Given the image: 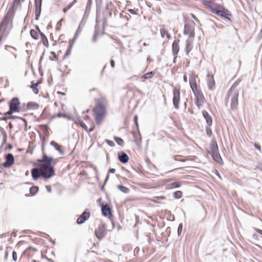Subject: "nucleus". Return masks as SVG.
I'll return each mask as SVG.
<instances>
[{
	"instance_id": "13d9d810",
	"label": "nucleus",
	"mask_w": 262,
	"mask_h": 262,
	"mask_svg": "<svg viewBox=\"0 0 262 262\" xmlns=\"http://www.w3.org/2000/svg\"><path fill=\"white\" fill-rule=\"evenodd\" d=\"M96 36L95 35V36L93 37V40H94V41H95V40H96Z\"/></svg>"
},
{
	"instance_id": "7ed1b4c3",
	"label": "nucleus",
	"mask_w": 262,
	"mask_h": 262,
	"mask_svg": "<svg viewBox=\"0 0 262 262\" xmlns=\"http://www.w3.org/2000/svg\"><path fill=\"white\" fill-rule=\"evenodd\" d=\"M106 104L104 100H99L93 110L95 119L97 124H100L103 121L106 114Z\"/></svg>"
},
{
	"instance_id": "473e14b6",
	"label": "nucleus",
	"mask_w": 262,
	"mask_h": 262,
	"mask_svg": "<svg viewBox=\"0 0 262 262\" xmlns=\"http://www.w3.org/2000/svg\"><path fill=\"white\" fill-rule=\"evenodd\" d=\"M154 75H155V72L151 71V72H148V73L145 74L142 76V77L144 78V79H146L150 78L152 77Z\"/></svg>"
},
{
	"instance_id": "2f4dec72",
	"label": "nucleus",
	"mask_w": 262,
	"mask_h": 262,
	"mask_svg": "<svg viewBox=\"0 0 262 262\" xmlns=\"http://www.w3.org/2000/svg\"><path fill=\"white\" fill-rule=\"evenodd\" d=\"M38 84H39V82H36L35 83H32L31 86V88L32 89L33 92L35 94H37L38 93V90L37 89V86L38 85Z\"/></svg>"
},
{
	"instance_id": "4d7b16f0",
	"label": "nucleus",
	"mask_w": 262,
	"mask_h": 262,
	"mask_svg": "<svg viewBox=\"0 0 262 262\" xmlns=\"http://www.w3.org/2000/svg\"><path fill=\"white\" fill-rule=\"evenodd\" d=\"M129 12L132 13V14H134V10H129Z\"/></svg>"
},
{
	"instance_id": "79ce46f5",
	"label": "nucleus",
	"mask_w": 262,
	"mask_h": 262,
	"mask_svg": "<svg viewBox=\"0 0 262 262\" xmlns=\"http://www.w3.org/2000/svg\"><path fill=\"white\" fill-rule=\"evenodd\" d=\"M134 121L136 124V126L137 127V128H138V116L137 115H135L134 117Z\"/></svg>"
},
{
	"instance_id": "393cba45",
	"label": "nucleus",
	"mask_w": 262,
	"mask_h": 262,
	"mask_svg": "<svg viewBox=\"0 0 262 262\" xmlns=\"http://www.w3.org/2000/svg\"><path fill=\"white\" fill-rule=\"evenodd\" d=\"M160 33L162 37L164 38L165 36H166L167 39H169L170 37V35L168 34L167 30L164 27H162L160 29Z\"/></svg>"
},
{
	"instance_id": "a19ab883",
	"label": "nucleus",
	"mask_w": 262,
	"mask_h": 262,
	"mask_svg": "<svg viewBox=\"0 0 262 262\" xmlns=\"http://www.w3.org/2000/svg\"><path fill=\"white\" fill-rule=\"evenodd\" d=\"M12 258L13 260L16 261L17 259L16 252L14 251L12 252Z\"/></svg>"
},
{
	"instance_id": "6ab92c4d",
	"label": "nucleus",
	"mask_w": 262,
	"mask_h": 262,
	"mask_svg": "<svg viewBox=\"0 0 262 262\" xmlns=\"http://www.w3.org/2000/svg\"><path fill=\"white\" fill-rule=\"evenodd\" d=\"M184 33L185 35H188L190 38H193L194 37V33L193 30L187 27L186 26H185Z\"/></svg>"
},
{
	"instance_id": "f3484780",
	"label": "nucleus",
	"mask_w": 262,
	"mask_h": 262,
	"mask_svg": "<svg viewBox=\"0 0 262 262\" xmlns=\"http://www.w3.org/2000/svg\"><path fill=\"white\" fill-rule=\"evenodd\" d=\"M207 83L208 86V88L211 90H212L214 89V80L213 78V76L212 75L207 76Z\"/></svg>"
},
{
	"instance_id": "c9c22d12",
	"label": "nucleus",
	"mask_w": 262,
	"mask_h": 262,
	"mask_svg": "<svg viewBox=\"0 0 262 262\" xmlns=\"http://www.w3.org/2000/svg\"><path fill=\"white\" fill-rule=\"evenodd\" d=\"M115 140L117 143L118 145L119 146H123L124 142L123 140L119 137H115Z\"/></svg>"
},
{
	"instance_id": "e2e57ef3",
	"label": "nucleus",
	"mask_w": 262,
	"mask_h": 262,
	"mask_svg": "<svg viewBox=\"0 0 262 262\" xmlns=\"http://www.w3.org/2000/svg\"><path fill=\"white\" fill-rule=\"evenodd\" d=\"M51 54H52V55H55V53L54 52H51Z\"/></svg>"
},
{
	"instance_id": "b1692460",
	"label": "nucleus",
	"mask_w": 262,
	"mask_h": 262,
	"mask_svg": "<svg viewBox=\"0 0 262 262\" xmlns=\"http://www.w3.org/2000/svg\"><path fill=\"white\" fill-rule=\"evenodd\" d=\"M76 123L79 124L80 125L88 132H90L92 131L94 129V126L91 127L90 128H88L86 125L84 124V123L81 120H79L78 121L76 122Z\"/></svg>"
},
{
	"instance_id": "864d4df0",
	"label": "nucleus",
	"mask_w": 262,
	"mask_h": 262,
	"mask_svg": "<svg viewBox=\"0 0 262 262\" xmlns=\"http://www.w3.org/2000/svg\"><path fill=\"white\" fill-rule=\"evenodd\" d=\"M59 152H60L61 153V154H62V149L63 148H57Z\"/></svg>"
},
{
	"instance_id": "c03bdc74",
	"label": "nucleus",
	"mask_w": 262,
	"mask_h": 262,
	"mask_svg": "<svg viewBox=\"0 0 262 262\" xmlns=\"http://www.w3.org/2000/svg\"><path fill=\"white\" fill-rule=\"evenodd\" d=\"M105 141L108 144V145L110 146H113L114 145V142L111 141L106 140Z\"/></svg>"
},
{
	"instance_id": "7c9ffc66",
	"label": "nucleus",
	"mask_w": 262,
	"mask_h": 262,
	"mask_svg": "<svg viewBox=\"0 0 262 262\" xmlns=\"http://www.w3.org/2000/svg\"><path fill=\"white\" fill-rule=\"evenodd\" d=\"M25 0H14L12 9L14 8H17L18 6H20L21 2H24Z\"/></svg>"
},
{
	"instance_id": "603ef678",
	"label": "nucleus",
	"mask_w": 262,
	"mask_h": 262,
	"mask_svg": "<svg viewBox=\"0 0 262 262\" xmlns=\"http://www.w3.org/2000/svg\"><path fill=\"white\" fill-rule=\"evenodd\" d=\"M33 104L32 103H31V102H29V103H28V106L29 107H31V106H32Z\"/></svg>"
},
{
	"instance_id": "9b49d317",
	"label": "nucleus",
	"mask_w": 262,
	"mask_h": 262,
	"mask_svg": "<svg viewBox=\"0 0 262 262\" xmlns=\"http://www.w3.org/2000/svg\"><path fill=\"white\" fill-rule=\"evenodd\" d=\"M90 216V213L85 210L82 214L77 219V223L81 224L83 223L85 221L89 219Z\"/></svg>"
},
{
	"instance_id": "a18cd8bd",
	"label": "nucleus",
	"mask_w": 262,
	"mask_h": 262,
	"mask_svg": "<svg viewBox=\"0 0 262 262\" xmlns=\"http://www.w3.org/2000/svg\"><path fill=\"white\" fill-rule=\"evenodd\" d=\"M112 4L111 2L107 3V4H106V7H105V9L106 11L109 10V6H110V5H111Z\"/></svg>"
},
{
	"instance_id": "de8ad7c7",
	"label": "nucleus",
	"mask_w": 262,
	"mask_h": 262,
	"mask_svg": "<svg viewBox=\"0 0 262 262\" xmlns=\"http://www.w3.org/2000/svg\"><path fill=\"white\" fill-rule=\"evenodd\" d=\"M255 230L257 232H258V233H259V234H260L261 235H262V230H260V229H258V228H255Z\"/></svg>"
},
{
	"instance_id": "09e8293b",
	"label": "nucleus",
	"mask_w": 262,
	"mask_h": 262,
	"mask_svg": "<svg viewBox=\"0 0 262 262\" xmlns=\"http://www.w3.org/2000/svg\"><path fill=\"white\" fill-rule=\"evenodd\" d=\"M80 32V28L79 27L78 29H77L76 32L75 37H76V36H78V33Z\"/></svg>"
},
{
	"instance_id": "6e6d98bb",
	"label": "nucleus",
	"mask_w": 262,
	"mask_h": 262,
	"mask_svg": "<svg viewBox=\"0 0 262 262\" xmlns=\"http://www.w3.org/2000/svg\"><path fill=\"white\" fill-rule=\"evenodd\" d=\"M110 171L112 172H114L115 171V169H110Z\"/></svg>"
},
{
	"instance_id": "f257e3e1",
	"label": "nucleus",
	"mask_w": 262,
	"mask_h": 262,
	"mask_svg": "<svg viewBox=\"0 0 262 262\" xmlns=\"http://www.w3.org/2000/svg\"><path fill=\"white\" fill-rule=\"evenodd\" d=\"M58 160L56 159L43 155L42 159L38 160V168H33L31 174L33 179L37 180L40 177L49 179L55 174L54 166L57 164Z\"/></svg>"
},
{
	"instance_id": "bb28decb",
	"label": "nucleus",
	"mask_w": 262,
	"mask_h": 262,
	"mask_svg": "<svg viewBox=\"0 0 262 262\" xmlns=\"http://www.w3.org/2000/svg\"><path fill=\"white\" fill-rule=\"evenodd\" d=\"M192 46L191 45V42L189 40H187L186 41V47L185 49V51L186 52V53L187 54H189V53L190 52V51L192 50Z\"/></svg>"
},
{
	"instance_id": "aec40b11",
	"label": "nucleus",
	"mask_w": 262,
	"mask_h": 262,
	"mask_svg": "<svg viewBox=\"0 0 262 262\" xmlns=\"http://www.w3.org/2000/svg\"><path fill=\"white\" fill-rule=\"evenodd\" d=\"M36 28L38 30V31H39L40 34L42 43L43 44L44 46H45L46 47H48L49 45H48V40L47 37L46 36V35L43 33H42L40 31L38 27H37Z\"/></svg>"
},
{
	"instance_id": "9d476101",
	"label": "nucleus",
	"mask_w": 262,
	"mask_h": 262,
	"mask_svg": "<svg viewBox=\"0 0 262 262\" xmlns=\"http://www.w3.org/2000/svg\"><path fill=\"white\" fill-rule=\"evenodd\" d=\"M6 161L3 164V166L6 168L11 167L14 163V159L13 156L11 154H8L5 156Z\"/></svg>"
},
{
	"instance_id": "72a5a7b5",
	"label": "nucleus",
	"mask_w": 262,
	"mask_h": 262,
	"mask_svg": "<svg viewBox=\"0 0 262 262\" xmlns=\"http://www.w3.org/2000/svg\"><path fill=\"white\" fill-rule=\"evenodd\" d=\"M173 197L175 199H180L182 197L183 193L181 191H177L173 193Z\"/></svg>"
},
{
	"instance_id": "e433bc0d",
	"label": "nucleus",
	"mask_w": 262,
	"mask_h": 262,
	"mask_svg": "<svg viewBox=\"0 0 262 262\" xmlns=\"http://www.w3.org/2000/svg\"><path fill=\"white\" fill-rule=\"evenodd\" d=\"M210 127V126H208V127H206V132L207 135L209 137H211L212 135V130Z\"/></svg>"
},
{
	"instance_id": "ddd939ff",
	"label": "nucleus",
	"mask_w": 262,
	"mask_h": 262,
	"mask_svg": "<svg viewBox=\"0 0 262 262\" xmlns=\"http://www.w3.org/2000/svg\"><path fill=\"white\" fill-rule=\"evenodd\" d=\"M101 210L104 216L108 217L111 216V210L108 204H105V205H102L101 207Z\"/></svg>"
},
{
	"instance_id": "423d86ee",
	"label": "nucleus",
	"mask_w": 262,
	"mask_h": 262,
	"mask_svg": "<svg viewBox=\"0 0 262 262\" xmlns=\"http://www.w3.org/2000/svg\"><path fill=\"white\" fill-rule=\"evenodd\" d=\"M173 104L176 109H179L180 102V88L176 86L173 90Z\"/></svg>"
},
{
	"instance_id": "052dcab7",
	"label": "nucleus",
	"mask_w": 262,
	"mask_h": 262,
	"mask_svg": "<svg viewBox=\"0 0 262 262\" xmlns=\"http://www.w3.org/2000/svg\"><path fill=\"white\" fill-rule=\"evenodd\" d=\"M31 262H39V261H36V260H35L33 259V260H31Z\"/></svg>"
},
{
	"instance_id": "cd10ccee",
	"label": "nucleus",
	"mask_w": 262,
	"mask_h": 262,
	"mask_svg": "<svg viewBox=\"0 0 262 262\" xmlns=\"http://www.w3.org/2000/svg\"><path fill=\"white\" fill-rule=\"evenodd\" d=\"M117 188L118 189H119L121 191L124 193H127L129 192V189L126 187H125L123 185H118Z\"/></svg>"
},
{
	"instance_id": "37998d69",
	"label": "nucleus",
	"mask_w": 262,
	"mask_h": 262,
	"mask_svg": "<svg viewBox=\"0 0 262 262\" xmlns=\"http://www.w3.org/2000/svg\"><path fill=\"white\" fill-rule=\"evenodd\" d=\"M183 228V224H180L178 227V232L179 234H180V233L182 232Z\"/></svg>"
},
{
	"instance_id": "0eeeda50",
	"label": "nucleus",
	"mask_w": 262,
	"mask_h": 262,
	"mask_svg": "<svg viewBox=\"0 0 262 262\" xmlns=\"http://www.w3.org/2000/svg\"><path fill=\"white\" fill-rule=\"evenodd\" d=\"M106 234V228L102 224L99 225L98 227L95 229V234L97 238L99 240L103 238Z\"/></svg>"
},
{
	"instance_id": "4be33fe9",
	"label": "nucleus",
	"mask_w": 262,
	"mask_h": 262,
	"mask_svg": "<svg viewBox=\"0 0 262 262\" xmlns=\"http://www.w3.org/2000/svg\"><path fill=\"white\" fill-rule=\"evenodd\" d=\"M165 199L166 197L163 195L155 196L152 199H148V200L155 203H160V200H164Z\"/></svg>"
},
{
	"instance_id": "39448f33",
	"label": "nucleus",
	"mask_w": 262,
	"mask_h": 262,
	"mask_svg": "<svg viewBox=\"0 0 262 262\" xmlns=\"http://www.w3.org/2000/svg\"><path fill=\"white\" fill-rule=\"evenodd\" d=\"M203 5L210 12L216 14L218 9H222V6L220 4H215L213 2L204 1Z\"/></svg>"
},
{
	"instance_id": "3c124183",
	"label": "nucleus",
	"mask_w": 262,
	"mask_h": 262,
	"mask_svg": "<svg viewBox=\"0 0 262 262\" xmlns=\"http://www.w3.org/2000/svg\"><path fill=\"white\" fill-rule=\"evenodd\" d=\"M183 80H184V81L185 82H187V76L186 75H184L183 76Z\"/></svg>"
},
{
	"instance_id": "6e6552de",
	"label": "nucleus",
	"mask_w": 262,
	"mask_h": 262,
	"mask_svg": "<svg viewBox=\"0 0 262 262\" xmlns=\"http://www.w3.org/2000/svg\"><path fill=\"white\" fill-rule=\"evenodd\" d=\"M20 102L18 99L17 98H13L9 103L10 110L7 114L10 115L13 112L18 111V106Z\"/></svg>"
},
{
	"instance_id": "a211bd4d",
	"label": "nucleus",
	"mask_w": 262,
	"mask_h": 262,
	"mask_svg": "<svg viewBox=\"0 0 262 262\" xmlns=\"http://www.w3.org/2000/svg\"><path fill=\"white\" fill-rule=\"evenodd\" d=\"M179 40H174L172 46V53L174 56H176L179 51Z\"/></svg>"
},
{
	"instance_id": "4468645a",
	"label": "nucleus",
	"mask_w": 262,
	"mask_h": 262,
	"mask_svg": "<svg viewBox=\"0 0 262 262\" xmlns=\"http://www.w3.org/2000/svg\"><path fill=\"white\" fill-rule=\"evenodd\" d=\"M118 157L119 161L122 163H126L129 160L128 156L123 151L119 152Z\"/></svg>"
},
{
	"instance_id": "8fccbe9b",
	"label": "nucleus",
	"mask_w": 262,
	"mask_h": 262,
	"mask_svg": "<svg viewBox=\"0 0 262 262\" xmlns=\"http://www.w3.org/2000/svg\"><path fill=\"white\" fill-rule=\"evenodd\" d=\"M51 145H52V146H55V147H56V146H57V143H55V142H54V141H52V142H51Z\"/></svg>"
},
{
	"instance_id": "338daca9",
	"label": "nucleus",
	"mask_w": 262,
	"mask_h": 262,
	"mask_svg": "<svg viewBox=\"0 0 262 262\" xmlns=\"http://www.w3.org/2000/svg\"><path fill=\"white\" fill-rule=\"evenodd\" d=\"M192 16H193V18H195V16L193 14H192Z\"/></svg>"
},
{
	"instance_id": "412c9836",
	"label": "nucleus",
	"mask_w": 262,
	"mask_h": 262,
	"mask_svg": "<svg viewBox=\"0 0 262 262\" xmlns=\"http://www.w3.org/2000/svg\"><path fill=\"white\" fill-rule=\"evenodd\" d=\"M181 184L179 182H175L171 183L166 185V188L167 189H171L175 188H178L181 186Z\"/></svg>"
},
{
	"instance_id": "a878e982",
	"label": "nucleus",
	"mask_w": 262,
	"mask_h": 262,
	"mask_svg": "<svg viewBox=\"0 0 262 262\" xmlns=\"http://www.w3.org/2000/svg\"><path fill=\"white\" fill-rule=\"evenodd\" d=\"M193 92L195 98H203V95L201 91V90L199 88H196L194 89V90H192Z\"/></svg>"
},
{
	"instance_id": "dca6fc26",
	"label": "nucleus",
	"mask_w": 262,
	"mask_h": 262,
	"mask_svg": "<svg viewBox=\"0 0 262 262\" xmlns=\"http://www.w3.org/2000/svg\"><path fill=\"white\" fill-rule=\"evenodd\" d=\"M203 116L206 120V122L208 126H211L212 123V119L211 116L206 111H203Z\"/></svg>"
},
{
	"instance_id": "1a4fd4ad",
	"label": "nucleus",
	"mask_w": 262,
	"mask_h": 262,
	"mask_svg": "<svg viewBox=\"0 0 262 262\" xmlns=\"http://www.w3.org/2000/svg\"><path fill=\"white\" fill-rule=\"evenodd\" d=\"M211 155L213 160L217 163L222 165L223 164V160L219 154L218 148H211L210 151H208Z\"/></svg>"
},
{
	"instance_id": "20e7f679",
	"label": "nucleus",
	"mask_w": 262,
	"mask_h": 262,
	"mask_svg": "<svg viewBox=\"0 0 262 262\" xmlns=\"http://www.w3.org/2000/svg\"><path fill=\"white\" fill-rule=\"evenodd\" d=\"M238 91L236 89V84L234 83L229 89L226 98L227 100L231 98L230 107L232 110H235L237 108L238 103Z\"/></svg>"
},
{
	"instance_id": "2eb2a0df",
	"label": "nucleus",
	"mask_w": 262,
	"mask_h": 262,
	"mask_svg": "<svg viewBox=\"0 0 262 262\" xmlns=\"http://www.w3.org/2000/svg\"><path fill=\"white\" fill-rule=\"evenodd\" d=\"M215 14L221 16L222 17H224L226 18H228V16L230 15V14L229 13V11L226 10L223 7L222 9H217Z\"/></svg>"
},
{
	"instance_id": "c756f323",
	"label": "nucleus",
	"mask_w": 262,
	"mask_h": 262,
	"mask_svg": "<svg viewBox=\"0 0 262 262\" xmlns=\"http://www.w3.org/2000/svg\"><path fill=\"white\" fill-rule=\"evenodd\" d=\"M30 34L31 37L34 39L36 40L38 38V33L37 31L33 29L31 30Z\"/></svg>"
},
{
	"instance_id": "5fc2aeb1",
	"label": "nucleus",
	"mask_w": 262,
	"mask_h": 262,
	"mask_svg": "<svg viewBox=\"0 0 262 262\" xmlns=\"http://www.w3.org/2000/svg\"><path fill=\"white\" fill-rule=\"evenodd\" d=\"M68 10H69V9H66V7L63 9V11L64 13L67 12Z\"/></svg>"
},
{
	"instance_id": "680f3d73",
	"label": "nucleus",
	"mask_w": 262,
	"mask_h": 262,
	"mask_svg": "<svg viewBox=\"0 0 262 262\" xmlns=\"http://www.w3.org/2000/svg\"><path fill=\"white\" fill-rule=\"evenodd\" d=\"M8 147H9V148H11V147H12V145H9Z\"/></svg>"
},
{
	"instance_id": "ea45409f",
	"label": "nucleus",
	"mask_w": 262,
	"mask_h": 262,
	"mask_svg": "<svg viewBox=\"0 0 262 262\" xmlns=\"http://www.w3.org/2000/svg\"><path fill=\"white\" fill-rule=\"evenodd\" d=\"M77 0H74L72 3L66 6V9H70L76 3Z\"/></svg>"
},
{
	"instance_id": "f704fd0d",
	"label": "nucleus",
	"mask_w": 262,
	"mask_h": 262,
	"mask_svg": "<svg viewBox=\"0 0 262 262\" xmlns=\"http://www.w3.org/2000/svg\"><path fill=\"white\" fill-rule=\"evenodd\" d=\"M202 100H203V98H195V104L199 108L202 105Z\"/></svg>"
},
{
	"instance_id": "f8f14e48",
	"label": "nucleus",
	"mask_w": 262,
	"mask_h": 262,
	"mask_svg": "<svg viewBox=\"0 0 262 262\" xmlns=\"http://www.w3.org/2000/svg\"><path fill=\"white\" fill-rule=\"evenodd\" d=\"M198 78L197 75L191 73L189 77V84L192 90H194L196 88H198L196 84V78Z\"/></svg>"
},
{
	"instance_id": "69168bd1",
	"label": "nucleus",
	"mask_w": 262,
	"mask_h": 262,
	"mask_svg": "<svg viewBox=\"0 0 262 262\" xmlns=\"http://www.w3.org/2000/svg\"><path fill=\"white\" fill-rule=\"evenodd\" d=\"M180 160H181L182 161H185V160H184V159H183V160L180 159Z\"/></svg>"
},
{
	"instance_id": "49530a36",
	"label": "nucleus",
	"mask_w": 262,
	"mask_h": 262,
	"mask_svg": "<svg viewBox=\"0 0 262 262\" xmlns=\"http://www.w3.org/2000/svg\"><path fill=\"white\" fill-rule=\"evenodd\" d=\"M110 64H111V66L112 68H114L115 67V62L113 60H111V61H110Z\"/></svg>"
},
{
	"instance_id": "bf43d9fd",
	"label": "nucleus",
	"mask_w": 262,
	"mask_h": 262,
	"mask_svg": "<svg viewBox=\"0 0 262 262\" xmlns=\"http://www.w3.org/2000/svg\"><path fill=\"white\" fill-rule=\"evenodd\" d=\"M89 117L88 116H86L85 117H84V119H89Z\"/></svg>"
},
{
	"instance_id": "0e129e2a",
	"label": "nucleus",
	"mask_w": 262,
	"mask_h": 262,
	"mask_svg": "<svg viewBox=\"0 0 262 262\" xmlns=\"http://www.w3.org/2000/svg\"><path fill=\"white\" fill-rule=\"evenodd\" d=\"M255 146L256 148L260 147L259 146H257L256 144H255Z\"/></svg>"
},
{
	"instance_id": "5701e85b",
	"label": "nucleus",
	"mask_w": 262,
	"mask_h": 262,
	"mask_svg": "<svg viewBox=\"0 0 262 262\" xmlns=\"http://www.w3.org/2000/svg\"><path fill=\"white\" fill-rule=\"evenodd\" d=\"M36 8H35V19L37 20L38 19V17L39 16L41 12V2L39 3V5L38 6L37 4V2H36Z\"/></svg>"
},
{
	"instance_id": "f03ea898",
	"label": "nucleus",
	"mask_w": 262,
	"mask_h": 262,
	"mask_svg": "<svg viewBox=\"0 0 262 262\" xmlns=\"http://www.w3.org/2000/svg\"><path fill=\"white\" fill-rule=\"evenodd\" d=\"M14 12L11 8L0 23V41L6 38L9 34L13 26Z\"/></svg>"
},
{
	"instance_id": "4c0bfd02",
	"label": "nucleus",
	"mask_w": 262,
	"mask_h": 262,
	"mask_svg": "<svg viewBox=\"0 0 262 262\" xmlns=\"http://www.w3.org/2000/svg\"><path fill=\"white\" fill-rule=\"evenodd\" d=\"M72 48V45H71L70 46L69 48L67 50V52L64 55V57L69 56L71 54Z\"/></svg>"
},
{
	"instance_id": "58836bf2",
	"label": "nucleus",
	"mask_w": 262,
	"mask_h": 262,
	"mask_svg": "<svg viewBox=\"0 0 262 262\" xmlns=\"http://www.w3.org/2000/svg\"><path fill=\"white\" fill-rule=\"evenodd\" d=\"M66 115L65 114H62L61 113H58L56 114H55L53 116H52V118H55V117H66Z\"/></svg>"
},
{
	"instance_id": "c85d7f7f",
	"label": "nucleus",
	"mask_w": 262,
	"mask_h": 262,
	"mask_svg": "<svg viewBox=\"0 0 262 262\" xmlns=\"http://www.w3.org/2000/svg\"><path fill=\"white\" fill-rule=\"evenodd\" d=\"M39 188L38 186H32L30 188V193L31 194V195H35L38 191Z\"/></svg>"
}]
</instances>
